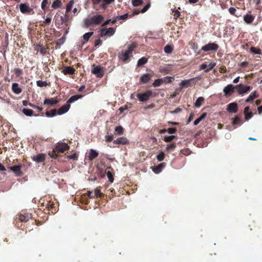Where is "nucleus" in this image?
<instances>
[{
    "label": "nucleus",
    "instance_id": "obj_54",
    "mask_svg": "<svg viewBox=\"0 0 262 262\" xmlns=\"http://www.w3.org/2000/svg\"><path fill=\"white\" fill-rule=\"evenodd\" d=\"M250 51L256 54H260L261 50L259 49H257L255 47H252L250 48Z\"/></svg>",
    "mask_w": 262,
    "mask_h": 262
},
{
    "label": "nucleus",
    "instance_id": "obj_62",
    "mask_svg": "<svg viewBox=\"0 0 262 262\" xmlns=\"http://www.w3.org/2000/svg\"><path fill=\"white\" fill-rule=\"evenodd\" d=\"M177 132V128L175 127L169 128L167 129V132L168 134H172L176 133Z\"/></svg>",
    "mask_w": 262,
    "mask_h": 262
},
{
    "label": "nucleus",
    "instance_id": "obj_33",
    "mask_svg": "<svg viewBox=\"0 0 262 262\" xmlns=\"http://www.w3.org/2000/svg\"><path fill=\"white\" fill-rule=\"evenodd\" d=\"M50 3L51 2L49 0H43L41 4V9L44 11L47 10Z\"/></svg>",
    "mask_w": 262,
    "mask_h": 262
},
{
    "label": "nucleus",
    "instance_id": "obj_48",
    "mask_svg": "<svg viewBox=\"0 0 262 262\" xmlns=\"http://www.w3.org/2000/svg\"><path fill=\"white\" fill-rule=\"evenodd\" d=\"M229 12L232 15L236 17H238L240 15H238L236 14V10L234 7H230L228 9Z\"/></svg>",
    "mask_w": 262,
    "mask_h": 262
},
{
    "label": "nucleus",
    "instance_id": "obj_3",
    "mask_svg": "<svg viewBox=\"0 0 262 262\" xmlns=\"http://www.w3.org/2000/svg\"><path fill=\"white\" fill-rule=\"evenodd\" d=\"M104 19V17L102 15H95L92 16L89 19H87L85 21V26L89 27L92 25H99Z\"/></svg>",
    "mask_w": 262,
    "mask_h": 262
},
{
    "label": "nucleus",
    "instance_id": "obj_53",
    "mask_svg": "<svg viewBox=\"0 0 262 262\" xmlns=\"http://www.w3.org/2000/svg\"><path fill=\"white\" fill-rule=\"evenodd\" d=\"M36 84L39 87L46 86L48 83L46 81H43L41 80H38L36 81Z\"/></svg>",
    "mask_w": 262,
    "mask_h": 262
},
{
    "label": "nucleus",
    "instance_id": "obj_1",
    "mask_svg": "<svg viewBox=\"0 0 262 262\" xmlns=\"http://www.w3.org/2000/svg\"><path fill=\"white\" fill-rule=\"evenodd\" d=\"M30 219H32V214L23 210L16 216L15 225L18 228L24 230L26 228L25 225L23 226V223H26Z\"/></svg>",
    "mask_w": 262,
    "mask_h": 262
},
{
    "label": "nucleus",
    "instance_id": "obj_27",
    "mask_svg": "<svg viewBox=\"0 0 262 262\" xmlns=\"http://www.w3.org/2000/svg\"><path fill=\"white\" fill-rule=\"evenodd\" d=\"M259 96L258 94L256 91H254L252 93L246 100V102H249L252 101L255 98H257Z\"/></svg>",
    "mask_w": 262,
    "mask_h": 262
},
{
    "label": "nucleus",
    "instance_id": "obj_63",
    "mask_svg": "<svg viewBox=\"0 0 262 262\" xmlns=\"http://www.w3.org/2000/svg\"><path fill=\"white\" fill-rule=\"evenodd\" d=\"M29 106L34 108H35V109H37L38 112H41L42 110V107H40L37 105H35L34 104H29Z\"/></svg>",
    "mask_w": 262,
    "mask_h": 262
},
{
    "label": "nucleus",
    "instance_id": "obj_51",
    "mask_svg": "<svg viewBox=\"0 0 262 262\" xmlns=\"http://www.w3.org/2000/svg\"><path fill=\"white\" fill-rule=\"evenodd\" d=\"M162 83H163L162 80L161 79V78H160L155 80L152 85L155 87H157L160 86L162 84Z\"/></svg>",
    "mask_w": 262,
    "mask_h": 262
},
{
    "label": "nucleus",
    "instance_id": "obj_17",
    "mask_svg": "<svg viewBox=\"0 0 262 262\" xmlns=\"http://www.w3.org/2000/svg\"><path fill=\"white\" fill-rule=\"evenodd\" d=\"M113 143L115 144L125 145L129 143V141L126 138L122 137L114 140Z\"/></svg>",
    "mask_w": 262,
    "mask_h": 262
},
{
    "label": "nucleus",
    "instance_id": "obj_57",
    "mask_svg": "<svg viewBox=\"0 0 262 262\" xmlns=\"http://www.w3.org/2000/svg\"><path fill=\"white\" fill-rule=\"evenodd\" d=\"M78 155L76 153H74L71 155L67 156L68 159H72L74 160H77L78 159Z\"/></svg>",
    "mask_w": 262,
    "mask_h": 262
},
{
    "label": "nucleus",
    "instance_id": "obj_11",
    "mask_svg": "<svg viewBox=\"0 0 262 262\" xmlns=\"http://www.w3.org/2000/svg\"><path fill=\"white\" fill-rule=\"evenodd\" d=\"M118 57L119 59L124 63H127L129 61L130 56L125 51H122L119 53Z\"/></svg>",
    "mask_w": 262,
    "mask_h": 262
},
{
    "label": "nucleus",
    "instance_id": "obj_16",
    "mask_svg": "<svg viewBox=\"0 0 262 262\" xmlns=\"http://www.w3.org/2000/svg\"><path fill=\"white\" fill-rule=\"evenodd\" d=\"M255 16L253 15L246 14L243 16L244 21L247 24H251L254 20Z\"/></svg>",
    "mask_w": 262,
    "mask_h": 262
},
{
    "label": "nucleus",
    "instance_id": "obj_58",
    "mask_svg": "<svg viewBox=\"0 0 262 262\" xmlns=\"http://www.w3.org/2000/svg\"><path fill=\"white\" fill-rule=\"evenodd\" d=\"M105 141L107 142H112L114 139V136L112 134L105 136Z\"/></svg>",
    "mask_w": 262,
    "mask_h": 262
},
{
    "label": "nucleus",
    "instance_id": "obj_52",
    "mask_svg": "<svg viewBox=\"0 0 262 262\" xmlns=\"http://www.w3.org/2000/svg\"><path fill=\"white\" fill-rule=\"evenodd\" d=\"M143 3V1L142 0H132V4L135 7L140 6Z\"/></svg>",
    "mask_w": 262,
    "mask_h": 262
},
{
    "label": "nucleus",
    "instance_id": "obj_35",
    "mask_svg": "<svg viewBox=\"0 0 262 262\" xmlns=\"http://www.w3.org/2000/svg\"><path fill=\"white\" fill-rule=\"evenodd\" d=\"M207 116L206 113H203L200 117L196 119L193 122L194 125H198L201 121L203 120Z\"/></svg>",
    "mask_w": 262,
    "mask_h": 262
},
{
    "label": "nucleus",
    "instance_id": "obj_61",
    "mask_svg": "<svg viewBox=\"0 0 262 262\" xmlns=\"http://www.w3.org/2000/svg\"><path fill=\"white\" fill-rule=\"evenodd\" d=\"M128 13H126L123 15H121V16H118L117 17V20H120V19H126L128 18Z\"/></svg>",
    "mask_w": 262,
    "mask_h": 262
},
{
    "label": "nucleus",
    "instance_id": "obj_59",
    "mask_svg": "<svg viewBox=\"0 0 262 262\" xmlns=\"http://www.w3.org/2000/svg\"><path fill=\"white\" fill-rule=\"evenodd\" d=\"M253 116V113L252 112H248L245 114V118L246 120H249Z\"/></svg>",
    "mask_w": 262,
    "mask_h": 262
},
{
    "label": "nucleus",
    "instance_id": "obj_12",
    "mask_svg": "<svg viewBox=\"0 0 262 262\" xmlns=\"http://www.w3.org/2000/svg\"><path fill=\"white\" fill-rule=\"evenodd\" d=\"M238 106L236 102L230 103L227 105V110L230 113H236L237 112Z\"/></svg>",
    "mask_w": 262,
    "mask_h": 262
},
{
    "label": "nucleus",
    "instance_id": "obj_5",
    "mask_svg": "<svg viewBox=\"0 0 262 262\" xmlns=\"http://www.w3.org/2000/svg\"><path fill=\"white\" fill-rule=\"evenodd\" d=\"M152 95V91L151 90H147L144 93H139L137 94V97L140 101L144 102L148 100Z\"/></svg>",
    "mask_w": 262,
    "mask_h": 262
},
{
    "label": "nucleus",
    "instance_id": "obj_49",
    "mask_svg": "<svg viewBox=\"0 0 262 262\" xmlns=\"http://www.w3.org/2000/svg\"><path fill=\"white\" fill-rule=\"evenodd\" d=\"M165 156V154L163 151H161L157 155V159L159 161H162L164 159Z\"/></svg>",
    "mask_w": 262,
    "mask_h": 262
},
{
    "label": "nucleus",
    "instance_id": "obj_29",
    "mask_svg": "<svg viewBox=\"0 0 262 262\" xmlns=\"http://www.w3.org/2000/svg\"><path fill=\"white\" fill-rule=\"evenodd\" d=\"M46 208L48 210L51 211V212L54 213L55 212L56 209H55V204L53 202H49L47 203Z\"/></svg>",
    "mask_w": 262,
    "mask_h": 262
},
{
    "label": "nucleus",
    "instance_id": "obj_6",
    "mask_svg": "<svg viewBox=\"0 0 262 262\" xmlns=\"http://www.w3.org/2000/svg\"><path fill=\"white\" fill-rule=\"evenodd\" d=\"M235 89L237 90V92L239 95H243L250 92L252 88L250 86L244 85L242 84H239L235 86Z\"/></svg>",
    "mask_w": 262,
    "mask_h": 262
},
{
    "label": "nucleus",
    "instance_id": "obj_9",
    "mask_svg": "<svg viewBox=\"0 0 262 262\" xmlns=\"http://www.w3.org/2000/svg\"><path fill=\"white\" fill-rule=\"evenodd\" d=\"M235 88L233 85L230 84L225 86L223 90V92L224 93V95L226 97H229L231 95V94L234 92V89Z\"/></svg>",
    "mask_w": 262,
    "mask_h": 262
},
{
    "label": "nucleus",
    "instance_id": "obj_15",
    "mask_svg": "<svg viewBox=\"0 0 262 262\" xmlns=\"http://www.w3.org/2000/svg\"><path fill=\"white\" fill-rule=\"evenodd\" d=\"M113 169L111 167H107L105 169V173L111 183L114 182V173L113 172Z\"/></svg>",
    "mask_w": 262,
    "mask_h": 262
},
{
    "label": "nucleus",
    "instance_id": "obj_41",
    "mask_svg": "<svg viewBox=\"0 0 262 262\" xmlns=\"http://www.w3.org/2000/svg\"><path fill=\"white\" fill-rule=\"evenodd\" d=\"M74 4V2L73 0L70 1L66 6V13H68L71 10L73 5Z\"/></svg>",
    "mask_w": 262,
    "mask_h": 262
},
{
    "label": "nucleus",
    "instance_id": "obj_31",
    "mask_svg": "<svg viewBox=\"0 0 262 262\" xmlns=\"http://www.w3.org/2000/svg\"><path fill=\"white\" fill-rule=\"evenodd\" d=\"M115 0H92L94 5H98L100 3H105V4H111L114 2Z\"/></svg>",
    "mask_w": 262,
    "mask_h": 262
},
{
    "label": "nucleus",
    "instance_id": "obj_55",
    "mask_svg": "<svg viewBox=\"0 0 262 262\" xmlns=\"http://www.w3.org/2000/svg\"><path fill=\"white\" fill-rule=\"evenodd\" d=\"M164 52L167 54L171 53L172 52V48L169 45H166L164 47Z\"/></svg>",
    "mask_w": 262,
    "mask_h": 262
},
{
    "label": "nucleus",
    "instance_id": "obj_20",
    "mask_svg": "<svg viewBox=\"0 0 262 262\" xmlns=\"http://www.w3.org/2000/svg\"><path fill=\"white\" fill-rule=\"evenodd\" d=\"M12 91L14 94L18 95L21 93L22 89L17 83H13L12 85Z\"/></svg>",
    "mask_w": 262,
    "mask_h": 262
},
{
    "label": "nucleus",
    "instance_id": "obj_2",
    "mask_svg": "<svg viewBox=\"0 0 262 262\" xmlns=\"http://www.w3.org/2000/svg\"><path fill=\"white\" fill-rule=\"evenodd\" d=\"M70 146L68 144L64 142L58 143L53 149L51 152L49 153V155L53 159H56L59 156V153H63L64 151L69 150Z\"/></svg>",
    "mask_w": 262,
    "mask_h": 262
},
{
    "label": "nucleus",
    "instance_id": "obj_32",
    "mask_svg": "<svg viewBox=\"0 0 262 262\" xmlns=\"http://www.w3.org/2000/svg\"><path fill=\"white\" fill-rule=\"evenodd\" d=\"M242 122V120L238 116H236L234 118L232 119V124L233 125H239Z\"/></svg>",
    "mask_w": 262,
    "mask_h": 262
},
{
    "label": "nucleus",
    "instance_id": "obj_13",
    "mask_svg": "<svg viewBox=\"0 0 262 262\" xmlns=\"http://www.w3.org/2000/svg\"><path fill=\"white\" fill-rule=\"evenodd\" d=\"M20 11L23 13H30L32 9L29 7L28 4H20L19 5Z\"/></svg>",
    "mask_w": 262,
    "mask_h": 262
},
{
    "label": "nucleus",
    "instance_id": "obj_26",
    "mask_svg": "<svg viewBox=\"0 0 262 262\" xmlns=\"http://www.w3.org/2000/svg\"><path fill=\"white\" fill-rule=\"evenodd\" d=\"M166 163L163 162L159 164L158 166L152 168L153 171L156 173H158L161 171L162 168L165 167Z\"/></svg>",
    "mask_w": 262,
    "mask_h": 262
},
{
    "label": "nucleus",
    "instance_id": "obj_8",
    "mask_svg": "<svg viewBox=\"0 0 262 262\" xmlns=\"http://www.w3.org/2000/svg\"><path fill=\"white\" fill-rule=\"evenodd\" d=\"M72 19V17L71 15L67 13L65 14L60 17L61 25H64L66 27L69 26Z\"/></svg>",
    "mask_w": 262,
    "mask_h": 262
},
{
    "label": "nucleus",
    "instance_id": "obj_38",
    "mask_svg": "<svg viewBox=\"0 0 262 262\" xmlns=\"http://www.w3.org/2000/svg\"><path fill=\"white\" fill-rule=\"evenodd\" d=\"M148 61V59L146 57H143L139 59L137 62V66L138 67L142 66L146 63Z\"/></svg>",
    "mask_w": 262,
    "mask_h": 262
},
{
    "label": "nucleus",
    "instance_id": "obj_14",
    "mask_svg": "<svg viewBox=\"0 0 262 262\" xmlns=\"http://www.w3.org/2000/svg\"><path fill=\"white\" fill-rule=\"evenodd\" d=\"M61 72L65 75H73L75 74V70L72 67L66 66L64 67Z\"/></svg>",
    "mask_w": 262,
    "mask_h": 262
},
{
    "label": "nucleus",
    "instance_id": "obj_39",
    "mask_svg": "<svg viewBox=\"0 0 262 262\" xmlns=\"http://www.w3.org/2000/svg\"><path fill=\"white\" fill-rule=\"evenodd\" d=\"M115 29L114 28L110 27L106 29V36L110 37L114 34L115 33Z\"/></svg>",
    "mask_w": 262,
    "mask_h": 262
},
{
    "label": "nucleus",
    "instance_id": "obj_4",
    "mask_svg": "<svg viewBox=\"0 0 262 262\" xmlns=\"http://www.w3.org/2000/svg\"><path fill=\"white\" fill-rule=\"evenodd\" d=\"M219 48V46L215 42H209L202 47L201 49L197 52V54H201L203 52H216Z\"/></svg>",
    "mask_w": 262,
    "mask_h": 262
},
{
    "label": "nucleus",
    "instance_id": "obj_7",
    "mask_svg": "<svg viewBox=\"0 0 262 262\" xmlns=\"http://www.w3.org/2000/svg\"><path fill=\"white\" fill-rule=\"evenodd\" d=\"M92 73L95 74L97 77L101 78L104 75L103 68L100 66H97L93 68Z\"/></svg>",
    "mask_w": 262,
    "mask_h": 262
},
{
    "label": "nucleus",
    "instance_id": "obj_40",
    "mask_svg": "<svg viewBox=\"0 0 262 262\" xmlns=\"http://www.w3.org/2000/svg\"><path fill=\"white\" fill-rule=\"evenodd\" d=\"M23 113L27 116H31L33 115V111L31 109L24 108L23 110Z\"/></svg>",
    "mask_w": 262,
    "mask_h": 262
},
{
    "label": "nucleus",
    "instance_id": "obj_47",
    "mask_svg": "<svg viewBox=\"0 0 262 262\" xmlns=\"http://www.w3.org/2000/svg\"><path fill=\"white\" fill-rule=\"evenodd\" d=\"M95 197L101 198L103 196V193L101 192L100 189L96 188L94 191Z\"/></svg>",
    "mask_w": 262,
    "mask_h": 262
},
{
    "label": "nucleus",
    "instance_id": "obj_28",
    "mask_svg": "<svg viewBox=\"0 0 262 262\" xmlns=\"http://www.w3.org/2000/svg\"><path fill=\"white\" fill-rule=\"evenodd\" d=\"M98 156V153L94 149H91L89 151V159L90 160H93L96 158Z\"/></svg>",
    "mask_w": 262,
    "mask_h": 262
},
{
    "label": "nucleus",
    "instance_id": "obj_22",
    "mask_svg": "<svg viewBox=\"0 0 262 262\" xmlns=\"http://www.w3.org/2000/svg\"><path fill=\"white\" fill-rule=\"evenodd\" d=\"M136 47V44L135 43H132V44L128 45L127 49L125 51V52L131 57L133 56V52Z\"/></svg>",
    "mask_w": 262,
    "mask_h": 262
},
{
    "label": "nucleus",
    "instance_id": "obj_30",
    "mask_svg": "<svg viewBox=\"0 0 262 262\" xmlns=\"http://www.w3.org/2000/svg\"><path fill=\"white\" fill-rule=\"evenodd\" d=\"M58 114V111L56 109L52 110L46 112V116L48 117H53Z\"/></svg>",
    "mask_w": 262,
    "mask_h": 262
},
{
    "label": "nucleus",
    "instance_id": "obj_21",
    "mask_svg": "<svg viewBox=\"0 0 262 262\" xmlns=\"http://www.w3.org/2000/svg\"><path fill=\"white\" fill-rule=\"evenodd\" d=\"M194 79L195 78H191V79H188V80H182L180 82V85L182 88H187V87H189V86H191V82L192 81H193Z\"/></svg>",
    "mask_w": 262,
    "mask_h": 262
},
{
    "label": "nucleus",
    "instance_id": "obj_50",
    "mask_svg": "<svg viewBox=\"0 0 262 262\" xmlns=\"http://www.w3.org/2000/svg\"><path fill=\"white\" fill-rule=\"evenodd\" d=\"M66 39V37H65V35H63L61 38L57 40L56 42V45L59 46H61L64 42Z\"/></svg>",
    "mask_w": 262,
    "mask_h": 262
},
{
    "label": "nucleus",
    "instance_id": "obj_45",
    "mask_svg": "<svg viewBox=\"0 0 262 262\" xmlns=\"http://www.w3.org/2000/svg\"><path fill=\"white\" fill-rule=\"evenodd\" d=\"M14 72L16 77H19L23 74V70L19 68L14 69Z\"/></svg>",
    "mask_w": 262,
    "mask_h": 262
},
{
    "label": "nucleus",
    "instance_id": "obj_42",
    "mask_svg": "<svg viewBox=\"0 0 262 262\" xmlns=\"http://www.w3.org/2000/svg\"><path fill=\"white\" fill-rule=\"evenodd\" d=\"M177 147V144L175 142H173L171 144H167L166 147L167 150L170 151L174 149Z\"/></svg>",
    "mask_w": 262,
    "mask_h": 262
},
{
    "label": "nucleus",
    "instance_id": "obj_44",
    "mask_svg": "<svg viewBox=\"0 0 262 262\" xmlns=\"http://www.w3.org/2000/svg\"><path fill=\"white\" fill-rule=\"evenodd\" d=\"M115 132H116L117 134L118 135H121L123 134L124 129L121 126H118L116 127L115 129Z\"/></svg>",
    "mask_w": 262,
    "mask_h": 262
},
{
    "label": "nucleus",
    "instance_id": "obj_19",
    "mask_svg": "<svg viewBox=\"0 0 262 262\" xmlns=\"http://www.w3.org/2000/svg\"><path fill=\"white\" fill-rule=\"evenodd\" d=\"M32 159L33 160V161H35L38 163L42 162L44 161L45 160V156L43 154H38V155L33 156L32 158Z\"/></svg>",
    "mask_w": 262,
    "mask_h": 262
},
{
    "label": "nucleus",
    "instance_id": "obj_25",
    "mask_svg": "<svg viewBox=\"0 0 262 262\" xmlns=\"http://www.w3.org/2000/svg\"><path fill=\"white\" fill-rule=\"evenodd\" d=\"M83 97V95H76L72 96L68 100L67 103L70 104V103H72L77 101L79 99L82 98Z\"/></svg>",
    "mask_w": 262,
    "mask_h": 262
},
{
    "label": "nucleus",
    "instance_id": "obj_46",
    "mask_svg": "<svg viewBox=\"0 0 262 262\" xmlns=\"http://www.w3.org/2000/svg\"><path fill=\"white\" fill-rule=\"evenodd\" d=\"M176 138H177L176 136H175L174 135H171V136H165L164 137L163 140L165 142H170L172 140H173L174 139H175Z\"/></svg>",
    "mask_w": 262,
    "mask_h": 262
},
{
    "label": "nucleus",
    "instance_id": "obj_36",
    "mask_svg": "<svg viewBox=\"0 0 262 262\" xmlns=\"http://www.w3.org/2000/svg\"><path fill=\"white\" fill-rule=\"evenodd\" d=\"M204 102V98L202 97H199L194 103V106L196 107H200Z\"/></svg>",
    "mask_w": 262,
    "mask_h": 262
},
{
    "label": "nucleus",
    "instance_id": "obj_64",
    "mask_svg": "<svg viewBox=\"0 0 262 262\" xmlns=\"http://www.w3.org/2000/svg\"><path fill=\"white\" fill-rule=\"evenodd\" d=\"M106 29L102 28L100 30V36L101 37H103L104 36H106Z\"/></svg>",
    "mask_w": 262,
    "mask_h": 262
},
{
    "label": "nucleus",
    "instance_id": "obj_10",
    "mask_svg": "<svg viewBox=\"0 0 262 262\" xmlns=\"http://www.w3.org/2000/svg\"><path fill=\"white\" fill-rule=\"evenodd\" d=\"M23 166L21 164L12 166L9 167V169L15 173L17 176H21L23 174L21 169Z\"/></svg>",
    "mask_w": 262,
    "mask_h": 262
},
{
    "label": "nucleus",
    "instance_id": "obj_18",
    "mask_svg": "<svg viewBox=\"0 0 262 262\" xmlns=\"http://www.w3.org/2000/svg\"><path fill=\"white\" fill-rule=\"evenodd\" d=\"M70 108V104L67 103V104L63 105L60 107L58 110V114L62 115L67 113Z\"/></svg>",
    "mask_w": 262,
    "mask_h": 262
},
{
    "label": "nucleus",
    "instance_id": "obj_34",
    "mask_svg": "<svg viewBox=\"0 0 262 262\" xmlns=\"http://www.w3.org/2000/svg\"><path fill=\"white\" fill-rule=\"evenodd\" d=\"M62 2L60 0H55L52 4V8L53 9H57L60 8L62 6Z\"/></svg>",
    "mask_w": 262,
    "mask_h": 262
},
{
    "label": "nucleus",
    "instance_id": "obj_23",
    "mask_svg": "<svg viewBox=\"0 0 262 262\" xmlns=\"http://www.w3.org/2000/svg\"><path fill=\"white\" fill-rule=\"evenodd\" d=\"M151 76L149 74H143L140 79V82L143 83H146L151 79Z\"/></svg>",
    "mask_w": 262,
    "mask_h": 262
},
{
    "label": "nucleus",
    "instance_id": "obj_60",
    "mask_svg": "<svg viewBox=\"0 0 262 262\" xmlns=\"http://www.w3.org/2000/svg\"><path fill=\"white\" fill-rule=\"evenodd\" d=\"M173 12L174 13L173 16L174 19H177L181 15L180 12L178 10H173Z\"/></svg>",
    "mask_w": 262,
    "mask_h": 262
},
{
    "label": "nucleus",
    "instance_id": "obj_43",
    "mask_svg": "<svg viewBox=\"0 0 262 262\" xmlns=\"http://www.w3.org/2000/svg\"><path fill=\"white\" fill-rule=\"evenodd\" d=\"M93 32H90L85 33L83 36V38L85 42H87L90 39V37L92 36L93 35Z\"/></svg>",
    "mask_w": 262,
    "mask_h": 262
},
{
    "label": "nucleus",
    "instance_id": "obj_24",
    "mask_svg": "<svg viewBox=\"0 0 262 262\" xmlns=\"http://www.w3.org/2000/svg\"><path fill=\"white\" fill-rule=\"evenodd\" d=\"M58 100L54 98H46L44 100L43 104L45 105H54L57 103Z\"/></svg>",
    "mask_w": 262,
    "mask_h": 262
},
{
    "label": "nucleus",
    "instance_id": "obj_37",
    "mask_svg": "<svg viewBox=\"0 0 262 262\" xmlns=\"http://www.w3.org/2000/svg\"><path fill=\"white\" fill-rule=\"evenodd\" d=\"M162 82L165 83H170L172 82L174 78L173 77L166 76L164 78H161Z\"/></svg>",
    "mask_w": 262,
    "mask_h": 262
},
{
    "label": "nucleus",
    "instance_id": "obj_56",
    "mask_svg": "<svg viewBox=\"0 0 262 262\" xmlns=\"http://www.w3.org/2000/svg\"><path fill=\"white\" fill-rule=\"evenodd\" d=\"M216 65L215 62H211L209 63L208 65V68L205 70V72L208 73L209 72L211 69H212Z\"/></svg>",
    "mask_w": 262,
    "mask_h": 262
}]
</instances>
